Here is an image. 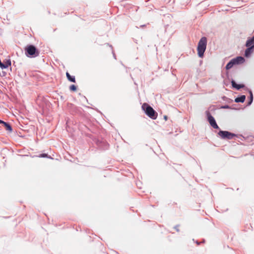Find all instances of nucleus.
I'll return each instance as SVG.
<instances>
[{
    "instance_id": "1",
    "label": "nucleus",
    "mask_w": 254,
    "mask_h": 254,
    "mask_svg": "<svg viewBox=\"0 0 254 254\" xmlns=\"http://www.w3.org/2000/svg\"><path fill=\"white\" fill-rule=\"evenodd\" d=\"M142 109L150 118L155 120L157 118V113L147 103H143L142 105Z\"/></svg>"
},
{
    "instance_id": "2",
    "label": "nucleus",
    "mask_w": 254,
    "mask_h": 254,
    "mask_svg": "<svg viewBox=\"0 0 254 254\" xmlns=\"http://www.w3.org/2000/svg\"><path fill=\"white\" fill-rule=\"evenodd\" d=\"M207 45V39L206 37H202L199 40L197 48L198 56L202 58L206 50Z\"/></svg>"
},
{
    "instance_id": "3",
    "label": "nucleus",
    "mask_w": 254,
    "mask_h": 254,
    "mask_svg": "<svg viewBox=\"0 0 254 254\" xmlns=\"http://www.w3.org/2000/svg\"><path fill=\"white\" fill-rule=\"evenodd\" d=\"M25 52L27 55L36 57L39 55V52L36 49V47L33 45H28L25 49Z\"/></svg>"
},
{
    "instance_id": "4",
    "label": "nucleus",
    "mask_w": 254,
    "mask_h": 254,
    "mask_svg": "<svg viewBox=\"0 0 254 254\" xmlns=\"http://www.w3.org/2000/svg\"><path fill=\"white\" fill-rule=\"evenodd\" d=\"M218 134L219 136H220L223 139H231L234 137L237 136L236 134L229 132L228 131L221 130L218 132Z\"/></svg>"
},
{
    "instance_id": "5",
    "label": "nucleus",
    "mask_w": 254,
    "mask_h": 254,
    "mask_svg": "<svg viewBox=\"0 0 254 254\" xmlns=\"http://www.w3.org/2000/svg\"><path fill=\"white\" fill-rule=\"evenodd\" d=\"M207 118L210 125L214 128H219V127L217 125L214 118L210 115V114L209 112L207 113Z\"/></svg>"
},
{
    "instance_id": "6",
    "label": "nucleus",
    "mask_w": 254,
    "mask_h": 254,
    "mask_svg": "<svg viewBox=\"0 0 254 254\" xmlns=\"http://www.w3.org/2000/svg\"><path fill=\"white\" fill-rule=\"evenodd\" d=\"M231 83L233 87L236 88L237 90H239L240 88H242L245 87V85L244 84H237L234 80H232L231 81Z\"/></svg>"
},
{
    "instance_id": "7",
    "label": "nucleus",
    "mask_w": 254,
    "mask_h": 254,
    "mask_svg": "<svg viewBox=\"0 0 254 254\" xmlns=\"http://www.w3.org/2000/svg\"><path fill=\"white\" fill-rule=\"evenodd\" d=\"M246 46L247 47H252V48H254V36L253 38L248 40Z\"/></svg>"
},
{
    "instance_id": "8",
    "label": "nucleus",
    "mask_w": 254,
    "mask_h": 254,
    "mask_svg": "<svg viewBox=\"0 0 254 254\" xmlns=\"http://www.w3.org/2000/svg\"><path fill=\"white\" fill-rule=\"evenodd\" d=\"M232 60L236 64H239L240 63H242L244 61V59L242 57H238Z\"/></svg>"
},
{
    "instance_id": "9",
    "label": "nucleus",
    "mask_w": 254,
    "mask_h": 254,
    "mask_svg": "<svg viewBox=\"0 0 254 254\" xmlns=\"http://www.w3.org/2000/svg\"><path fill=\"white\" fill-rule=\"evenodd\" d=\"M248 48L246 50L245 53V56L246 57H249L251 53L253 52V49L252 47H248Z\"/></svg>"
},
{
    "instance_id": "10",
    "label": "nucleus",
    "mask_w": 254,
    "mask_h": 254,
    "mask_svg": "<svg viewBox=\"0 0 254 254\" xmlns=\"http://www.w3.org/2000/svg\"><path fill=\"white\" fill-rule=\"evenodd\" d=\"M245 99H246V96L245 95H242L239 97L236 98L235 99V101L236 103H238V102L243 103L245 101Z\"/></svg>"
},
{
    "instance_id": "11",
    "label": "nucleus",
    "mask_w": 254,
    "mask_h": 254,
    "mask_svg": "<svg viewBox=\"0 0 254 254\" xmlns=\"http://www.w3.org/2000/svg\"><path fill=\"white\" fill-rule=\"evenodd\" d=\"M66 75L68 80L72 82H75L74 76H71L68 72H66Z\"/></svg>"
},
{
    "instance_id": "12",
    "label": "nucleus",
    "mask_w": 254,
    "mask_h": 254,
    "mask_svg": "<svg viewBox=\"0 0 254 254\" xmlns=\"http://www.w3.org/2000/svg\"><path fill=\"white\" fill-rule=\"evenodd\" d=\"M234 64H236L232 60L230 62H229L226 66V68L227 69H229L231 68Z\"/></svg>"
},
{
    "instance_id": "13",
    "label": "nucleus",
    "mask_w": 254,
    "mask_h": 254,
    "mask_svg": "<svg viewBox=\"0 0 254 254\" xmlns=\"http://www.w3.org/2000/svg\"><path fill=\"white\" fill-rule=\"evenodd\" d=\"M3 64L4 65L3 68H7L8 66L11 65V61L10 60H6L4 61V63Z\"/></svg>"
},
{
    "instance_id": "14",
    "label": "nucleus",
    "mask_w": 254,
    "mask_h": 254,
    "mask_svg": "<svg viewBox=\"0 0 254 254\" xmlns=\"http://www.w3.org/2000/svg\"><path fill=\"white\" fill-rule=\"evenodd\" d=\"M4 126L6 129V130H8V131H11L12 130V128L11 127V126H10L9 124L6 123L5 122V123H4Z\"/></svg>"
},
{
    "instance_id": "15",
    "label": "nucleus",
    "mask_w": 254,
    "mask_h": 254,
    "mask_svg": "<svg viewBox=\"0 0 254 254\" xmlns=\"http://www.w3.org/2000/svg\"><path fill=\"white\" fill-rule=\"evenodd\" d=\"M69 89H70V91L74 92V91H76L77 88H76V86L75 85H71L69 87Z\"/></svg>"
},
{
    "instance_id": "16",
    "label": "nucleus",
    "mask_w": 254,
    "mask_h": 254,
    "mask_svg": "<svg viewBox=\"0 0 254 254\" xmlns=\"http://www.w3.org/2000/svg\"><path fill=\"white\" fill-rule=\"evenodd\" d=\"M250 101L249 102L248 105H250L252 103V102H253V93H252V91H250Z\"/></svg>"
},
{
    "instance_id": "17",
    "label": "nucleus",
    "mask_w": 254,
    "mask_h": 254,
    "mask_svg": "<svg viewBox=\"0 0 254 254\" xmlns=\"http://www.w3.org/2000/svg\"><path fill=\"white\" fill-rule=\"evenodd\" d=\"M48 155L47 154H42L40 155V157H47Z\"/></svg>"
},
{
    "instance_id": "18",
    "label": "nucleus",
    "mask_w": 254,
    "mask_h": 254,
    "mask_svg": "<svg viewBox=\"0 0 254 254\" xmlns=\"http://www.w3.org/2000/svg\"><path fill=\"white\" fill-rule=\"evenodd\" d=\"M179 225H177L175 227V229L176 230V231L177 232H179Z\"/></svg>"
},
{
    "instance_id": "19",
    "label": "nucleus",
    "mask_w": 254,
    "mask_h": 254,
    "mask_svg": "<svg viewBox=\"0 0 254 254\" xmlns=\"http://www.w3.org/2000/svg\"><path fill=\"white\" fill-rule=\"evenodd\" d=\"M164 119L165 121H167V119H168V118H167V116H164Z\"/></svg>"
},
{
    "instance_id": "20",
    "label": "nucleus",
    "mask_w": 254,
    "mask_h": 254,
    "mask_svg": "<svg viewBox=\"0 0 254 254\" xmlns=\"http://www.w3.org/2000/svg\"><path fill=\"white\" fill-rule=\"evenodd\" d=\"M4 123H5V122H3V121H2L0 120V124H3V125H4Z\"/></svg>"
},
{
    "instance_id": "21",
    "label": "nucleus",
    "mask_w": 254,
    "mask_h": 254,
    "mask_svg": "<svg viewBox=\"0 0 254 254\" xmlns=\"http://www.w3.org/2000/svg\"><path fill=\"white\" fill-rule=\"evenodd\" d=\"M223 108H225V109H226V108H228V106H225V107H223Z\"/></svg>"
}]
</instances>
